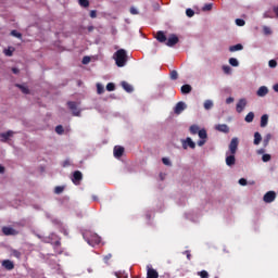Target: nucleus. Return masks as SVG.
<instances>
[{
	"label": "nucleus",
	"instance_id": "obj_1",
	"mask_svg": "<svg viewBox=\"0 0 278 278\" xmlns=\"http://www.w3.org/2000/svg\"><path fill=\"white\" fill-rule=\"evenodd\" d=\"M238 144H240L238 137L232 138L228 146L229 150L226 152L227 166H236V153H238Z\"/></svg>",
	"mask_w": 278,
	"mask_h": 278
},
{
	"label": "nucleus",
	"instance_id": "obj_2",
	"mask_svg": "<svg viewBox=\"0 0 278 278\" xmlns=\"http://www.w3.org/2000/svg\"><path fill=\"white\" fill-rule=\"evenodd\" d=\"M115 64L119 68H123L127 64V51L119 49L114 53Z\"/></svg>",
	"mask_w": 278,
	"mask_h": 278
},
{
	"label": "nucleus",
	"instance_id": "obj_3",
	"mask_svg": "<svg viewBox=\"0 0 278 278\" xmlns=\"http://www.w3.org/2000/svg\"><path fill=\"white\" fill-rule=\"evenodd\" d=\"M84 240L87 241V243L90 247H97V244H101V237H99V235L97 233H92V232H85L83 235Z\"/></svg>",
	"mask_w": 278,
	"mask_h": 278
},
{
	"label": "nucleus",
	"instance_id": "obj_4",
	"mask_svg": "<svg viewBox=\"0 0 278 278\" xmlns=\"http://www.w3.org/2000/svg\"><path fill=\"white\" fill-rule=\"evenodd\" d=\"M190 134H192V136H197V134L199 135V138L202 140H207V130L205 129H199V126L197 125H191L189 128Z\"/></svg>",
	"mask_w": 278,
	"mask_h": 278
},
{
	"label": "nucleus",
	"instance_id": "obj_5",
	"mask_svg": "<svg viewBox=\"0 0 278 278\" xmlns=\"http://www.w3.org/2000/svg\"><path fill=\"white\" fill-rule=\"evenodd\" d=\"M67 105L72 111L73 116H81V111L77 109V102L68 101Z\"/></svg>",
	"mask_w": 278,
	"mask_h": 278
},
{
	"label": "nucleus",
	"instance_id": "obj_6",
	"mask_svg": "<svg viewBox=\"0 0 278 278\" xmlns=\"http://www.w3.org/2000/svg\"><path fill=\"white\" fill-rule=\"evenodd\" d=\"M275 199H277V193L275 191H268L263 197V201L265 203H273V201H275Z\"/></svg>",
	"mask_w": 278,
	"mask_h": 278
},
{
	"label": "nucleus",
	"instance_id": "obj_7",
	"mask_svg": "<svg viewBox=\"0 0 278 278\" xmlns=\"http://www.w3.org/2000/svg\"><path fill=\"white\" fill-rule=\"evenodd\" d=\"M179 42V37L177 35L172 34L169 35L167 41L165 42L166 47H175Z\"/></svg>",
	"mask_w": 278,
	"mask_h": 278
},
{
	"label": "nucleus",
	"instance_id": "obj_8",
	"mask_svg": "<svg viewBox=\"0 0 278 278\" xmlns=\"http://www.w3.org/2000/svg\"><path fill=\"white\" fill-rule=\"evenodd\" d=\"M2 233L4 236H18V231L16 229L8 226L2 227Z\"/></svg>",
	"mask_w": 278,
	"mask_h": 278
},
{
	"label": "nucleus",
	"instance_id": "obj_9",
	"mask_svg": "<svg viewBox=\"0 0 278 278\" xmlns=\"http://www.w3.org/2000/svg\"><path fill=\"white\" fill-rule=\"evenodd\" d=\"M147 278H160V274L151 266H147Z\"/></svg>",
	"mask_w": 278,
	"mask_h": 278
},
{
	"label": "nucleus",
	"instance_id": "obj_10",
	"mask_svg": "<svg viewBox=\"0 0 278 278\" xmlns=\"http://www.w3.org/2000/svg\"><path fill=\"white\" fill-rule=\"evenodd\" d=\"M81 179H84V175L81 174V172L79 170L74 172L73 178H72L73 184L77 186L79 185V181H81Z\"/></svg>",
	"mask_w": 278,
	"mask_h": 278
},
{
	"label": "nucleus",
	"instance_id": "obj_11",
	"mask_svg": "<svg viewBox=\"0 0 278 278\" xmlns=\"http://www.w3.org/2000/svg\"><path fill=\"white\" fill-rule=\"evenodd\" d=\"M245 108H247V100L240 99L239 102L237 103L236 111L238 112V114H241V112H243Z\"/></svg>",
	"mask_w": 278,
	"mask_h": 278
},
{
	"label": "nucleus",
	"instance_id": "obj_12",
	"mask_svg": "<svg viewBox=\"0 0 278 278\" xmlns=\"http://www.w3.org/2000/svg\"><path fill=\"white\" fill-rule=\"evenodd\" d=\"M14 136V131L9 130L7 132H1L0 138L1 142H8Z\"/></svg>",
	"mask_w": 278,
	"mask_h": 278
},
{
	"label": "nucleus",
	"instance_id": "obj_13",
	"mask_svg": "<svg viewBox=\"0 0 278 278\" xmlns=\"http://www.w3.org/2000/svg\"><path fill=\"white\" fill-rule=\"evenodd\" d=\"M215 129L222 134H229V126L227 124H218L215 126Z\"/></svg>",
	"mask_w": 278,
	"mask_h": 278
},
{
	"label": "nucleus",
	"instance_id": "obj_14",
	"mask_svg": "<svg viewBox=\"0 0 278 278\" xmlns=\"http://www.w3.org/2000/svg\"><path fill=\"white\" fill-rule=\"evenodd\" d=\"M186 110V103L185 102H178L174 109L175 114H181Z\"/></svg>",
	"mask_w": 278,
	"mask_h": 278
},
{
	"label": "nucleus",
	"instance_id": "obj_15",
	"mask_svg": "<svg viewBox=\"0 0 278 278\" xmlns=\"http://www.w3.org/2000/svg\"><path fill=\"white\" fill-rule=\"evenodd\" d=\"M123 153H125V148H123L121 146H115L114 157H123Z\"/></svg>",
	"mask_w": 278,
	"mask_h": 278
},
{
	"label": "nucleus",
	"instance_id": "obj_16",
	"mask_svg": "<svg viewBox=\"0 0 278 278\" xmlns=\"http://www.w3.org/2000/svg\"><path fill=\"white\" fill-rule=\"evenodd\" d=\"M2 266L5 268V270H14V262L10 260L2 261Z\"/></svg>",
	"mask_w": 278,
	"mask_h": 278
},
{
	"label": "nucleus",
	"instance_id": "obj_17",
	"mask_svg": "<svg viewBox=\"0 0 278 278\" xmlns=\"http://www.w3.org/2000/svg\"><path fill=\"white\" fill-rule=\"evenodd\" d=\"M257 97H266V94H268V87L266 86H262L258 88V90L256 91Z\"/></svg>",
	"mask_w": 278,
	"mask_h": 278
},
{
	"label": "nucleus",
	"instance_id": "obj_18",
	"mask_svg": "<svg viewBox=\"0 0 278 278\" xmlns=\"http://www.w3.org/2000/svg\"><path fill=\"white\" fill-rule=\"evenodd\" d=\"M186 144H188V147L190 149H197V143H194V141H192V138L188 137L186 140H185V143H184V149H187Z\"/></svg>",
	"mask_w": 278,
	"mask_h": 278
},
{
	"label": "nucleus",
	"instance_id": "obj_19",
	"mask_svg": "<svg viewBox=\"0 0 278 278\" xmlns=\"http://www.w3.org/2000/svg\"><path fill=\"white\" fill-rule=\"evenodd\" d=\"M242 49H244V46H242V43H237L229 47L230 53H236V51H242Z\"/></svg>",
	"mask_w": 278,
	"mask_h": 278
},
{
	"label": "nucleus",
	"instance_id": "obj_20",
	"mask_svg": "<svg viewBox=\"0 0 278 278\" xmlns=\"http://www.w3.org/2000/svg\"><path fill=\"white\" fill-rule=\"evenodd\" d=\"M156 40H157L159 42H166L167 38H166V35L164 34V31L159 30V31L156 33Z\"/></svg>",
	"mask_w": 278,
	"mask_h": 278
},
{
	"label": "nucleus",
	"instance_id": "obj_21",
	"mask_svg": "<svg viewBox=\"0 0 278 278\" xmlns=\"http://www.w3.org/2000/svg\"><path fill=\"white\" fill-rule=\"evenodd\" d=\"M182 94H190L192 92V86L190 85H182L180 88Z\"/></svg>",
	"mask_w": 278,
	"mask_h": 278
},
{
	"label": "nucleus",
	"instance_id": "obj_22",
	"mask_svg": "<svg viewBox=\"0 0 278 278\" xmlns=\"http://www.w3.org/2000/svg\"><path fill=\"white\" fill-rule=\"evenodd\" d=\"M122 87L126 92H134V87H131L127 81H122Z\"/></svg>",
	"mask_w": 278,
	"mask_h": 278
},
{
	"label": "nucleus",
	"instance_id": "obj_23",
	"mask_svg": "<svg viewBox=\"0 0 278 278\" xmlns=\"http://www.w3.org/2000/svg\"><path fill=\"white\" fill-rule=\"evenodd\" d=\"M268 125V114H264L261 117V127H266Z\"/></svg>",
	"mask_w": 278,
	"mask_h": 278
},
{
	"label": "nucleus",
	"instance_id": "obj_24",
	"mask_svg": "<svg viewBox=\"0 0 278 278\" xmlns=\"http://www.w3.org/2000/svg\"><path fill=\"white\" fill-rule=\"evenodd\" d=\"M254 118H255V113L250 112V113L247 114L244 121H245V123H253Z\"/></svg>",
	"mask_w": 278,
	"mask_h": 278
},
{
	"label": "nucleus",
	"instance_id": "obj_25",
	"mask_svg": "<svg viewBox=\"0 0 278 278\" xmlns=\"http://www.w3.org/2000/svg\"><path fill=\"white\" fill-rule=\"evenodd\" d=\"M254 144L255 146H257V144H260V142H262V134H260V132H254Z\"/></svg>",
	"mask_w": 278,
	"mask_h": 278
},
{
	"label": "nucleus",
	"instance_id": "obj_26",
	"mask_svg": "<svg viewBox=\"0 0 278 278\" xmlns=\"http://www.w3.org/2000/svg\"><path fill=\"white\" fill-rule=\"evenodd\" d=\"M273 139V135L270 134H267L265 137H264V140H263V147H267L270 142V140Z\"/></svg>",
	"mask_w": 278,
	"mask_h": 278
},
{
	"label": "nucleus",
	"instance_id": "obj_27",
	"mask_svg": "<svg viewBox=\"0 0 278 278\" xmlns=\"http://www.w3.org/2000/svg\"><path fill=\"white\" fill-rule=\"evenodd\" d=\"M214 108V102L212 100L204 101V110H212Z\"/></svg>",
	"mask_w": 278,
	"mask_h": 278
},
{
	"label": "nucleus",
	"instance_id": "obj_28",
	"mask_svg": "<svg viewBox=\"0 0 278 278\" xmlns=\"http://www.w3.org/2000/svg\"><path fill=\"white\" fill-rule=\"evenodd\" d=\"M97 92L98 94H103V92H105V87H103V85L100 83L97 84Z\"/></svg>",
	"mask_w": 278,
	"mask_h": 278
},
{
	"label": "nucleus",
	"instance_id": "obj_29",
	"mask_svg": "<svg viewBox=\"0 0 278 278\" xmlns=\"http://www.w3.org/2000/svg\"><path fill=\"white\" fill-rule=\"evenodd\" d=\"M229 64H230V66H240V62H238V59H236V58H230Z\"/></svg>",
	"mask_w": 278,
	"mask_h": 278
},
{
	"label": "nucleus",
	"instance_id": "obj_30",
	"mask_svg": "<svg viewBox=\"0 0 278 278\" xmlns=\"http://www.w3.org/2000/svg\"><path fill=\"white\" fill-rule=\"evenodd\" d=\"M106 90H108L109 92H114V90H116V85H114V83H109V84L106 85Z\"/></svg>",
	"mask_w": 278,
	"mask_h": 278
},
{
	"label": "nucleus",
	"instance_id": "obj_31",
	"mask_svg": "<svg viewBox=\"0 0 278 278\" xmlns=\"http://www.w3.org/2000/svg\"><path fill=\"white\" fill-rule=\"evenodd\" d=\"M198 277L210 278V273H207V270L198 271Z\"/></svg>",
	"mask_w": 278,
	"mask_h": 278
},
{
	"label": "nucleus",
	"instance_id": "obj_32",
	"mask_svg": "<svg viewBox=\"0 0 278 278\" xmlns=\"http://www.w3.org/2000/svg\"><path fill=\"white\" fill-rule=\"evenodd\" d=\"M263 33L265 36H270L273 34V29L268 26H263Z\"/></svg>",
	"mask_w": 278,
	"mask_h": 278
},
{
	"label": "nucleus",
	"instance_id": "obj_33",
	"mask_svg": "<svg viewBox=\"0 0 278 278\" xmlns=\"http://www.w3.org/2000/svg\"><path fill=\"white\" fill-rule=\"evenodd\" d=\"M169 77L175 81L176 79L179 78V74L177 73V71L174 70L169 73Z\"/></svg>",
	"mask_w": 278,
	"mask_h": 278
},
{
	"label": "nucleus",
	"instance_id": "obj_34",
	"mask_svg": "<svg viewBox=\"0 0 278 278\" xmlns=\"http://www.w3.org/2000/svg\"><path fill=\"white\" fill-rule=\"evenodd\" d=\"M78 3L81 8H88L90 5V1L88 0H78Z\"/></svg>",
	"mask_w": 278,
	"mask_h": 278
},
{
	"label": "nucleus",
	"instance_id": "obj_35",
	"mask_svg": "<svg viewBox=\"0 0 278 278\" xmlns=\"http://www.w3.org/2000/svg\"><path fill=\"white\" fill-rule=\"evenodd\" d=\"M55 131H56V134H59V136H62V134H64V126L63 125H58L55 127Z\"/></svg>",
	"mask_w": 278,
	"mask_h": 278
},
{
	"label": "nucleus",
	"instance_id": "obj_36",
	"mask_svg": "<svg viewBox=\"0 0 278 278\" xmlns=\"http://www.w3.org/2000/svg\"><path fill=\"white\" fill-rule=\"evenodd\" d=\"M64 192V186H58L54 188V194H62Z\"/></svg>",
	"mask_w": 278,
	"mask_h": 278
},
{
	"label": "nucleus",
	"instance_id": "obj_37",
	"mask_svg": "<svg viewBox=\"0 0 278 278\" xmlns=\"http://www.w3.org/2000/svg\"><path fill=\"white\" fill-rule=\"evenodd\" d=\"M236 25H238V27H244V25H247V22H244V20L242 18H237Z\"/></svg>",
	"mask_w": 278,
	"mask_h": 278
},
{
	"label": "nucleus",
	"instance_id": "obj_38",
	"mask_svg": "<svg viewBox=\"0 0 278 278\" xmlns=\"http://www.w3.org/2000/svg\"><path fill=\"white\" fill-rule=\"evenodd\" d=\"M17 88L22 90L23 94H29V89L27 87L17 85Z\"/></svg>",
	"mask_w": 278,
	"mask_h": 278
},
{
	"label": "nucleus",
	"instance_id": "obj_39",
	"mask_svg": "<svg viewBox=\"0 0 278 278\" xmlns=\"http://www.w3.org/2000/svg\"><path fill=\"white\" fill-rule=\"evenodd\" d=\"M223 71L226 75H231V67L229 65H224Z\"/></svg>",
	"mask_w": 278,
	"mask_h": 278
},
{
	"label": "nucleus",
	"instance_id": "obj_40",
	"mask_svg": "<svg viewBox=\"0 0 278 278\" xmlns=\"http://www.w3.org/2000/svg\"><path fill=\"white\" fill-rule=\"evenodd\" d=\"M268 66H269V68H277V61L276 60H269Z\"/></svg>",
	"mask_w": 278,
	"mask_h": 278
},
{
	"label": "nucleus",
	"instance_id": "obj_41",
	"mask_svg": "<svg viewBox=\"0 0 278 278\" xmlns=\"http://www.w3.org/2000/svg\"><path fill=\"white\" fill-rule=\"evenodd\" d=\"M11 36H14V38H23V35L17 30H12Z\"/></svg>",
	"mask_w": 278,
	"mask_h": 278
},
{
	"label": "nucleus",
	"instance_id": "obj_42",
	"mask_svg": "<svg viewBox=\"0 0 278 278\" xmlns=\"http://www.w3.org/2000/svg\"><path fill=\"white\" fill-rule=\"evenodd\" d=\"M12 255L14 256V257H16L17 260H21V252L18 251V250H13L12 251Z\"/></svg>",
	"mask_w": 278,
	"mask_h": 278
},
{
	"label": "nucleus",
	"instance_id": "obj_43",
	"mask_svg": "<svg viewBox=\"0 0 278 278\" xmlns=\"http://www.w3.org/2000/svg\"><path fill=\"white\" fill-rule=\"evenodd\" d=\"M186 14L189 16V18H192V16H194V11L192 9H187Z\"/></svg>",
	"mask_w": 278,
	"mask_h": 278
},
{
	"label": "nucleus",
	"instance_id": "obj_44",
	"mask_svg": "<svg viewBox=\"0 0 278 278\" xmlns=\"http://www.w3.org/2000/svg\"><path fill=\"white\" fill-rule=\"evenodd\" d=\"M203 12H210L212 10V3H207L202 8Z\"/></svg>",
	"mask_w": 278,
	"mask_h": 278
},
{
	"label": "nucleus",
	"instance_id": "obj_45",
	"mask_svg": "<svg viewBox=\"0 0 278 278\" xmlns=\"http://www.w3.org/2000/svg\"><path fill=\"white\" fill-rule=\"evenodd\" d=\"M270 154H263V156H262V161L263 162H270Z\"/></svg>",
	"mask_w": 278,
	"mask_h": 278
},
{
	"label": "nucleus",
	"instance_id": "obj_46",
	"mask_svg": "<svg viewBox=\"0 0 278 278\" xmlns=\"http://www.w3.org/2000/svg\"><path fill=\"white\" fill-rule=\"evenodd\" d=\"M110 260H112V254H106V255L103 257L104 264H109Z\"/></svg>",
	"mask_w": 278,
	"mask_h": 278
},
{
	"label": "nucleus",
	"instance_id": "obj_47",
	"mask_svg": "<svg viewBox=\"0 0 278 278\" xmlns=\"http://www.w3.org/2000/svg\"><path fill=\"white\" fill-rule=\"evenodd\" d=\"M4 55H7L8 58H12L13 51L10 49H7V50H4Z\"/></svg>",
	"mask_w": 278,
	"mask_h": 278
},
{
	"label": "nucleus",
	"instance_id": "obj_48",
	"mask_svg": "<svg viewBox=\"0 0 278 278\" xmlns=\"http://www.w3.org/2000/svg\"><path fill=\"white\" fill-rule=\"evenodd\" d=\"M162 162L165 166H170V160L166 159V157H163L162 159Z\"/></svg>",
	"mask_w": 278,
	"mask_h": 278
},
{
	"label": "nucleus",
	"instance_id": "obj_49",
	"mask_svg": "<svg viewBox=\"0 0 278 278\" xmlns=\"http://www.w3.org/2000/svg\"><path fill=\"white\" fill-rule=\"evenodd\" d=\"M207 142L206 139H201L198 141V147H203Z\"/></svg>",
	"mask_w": 278,
	"mask_h": 278
},
{
	"label": "nucleus",
	"instance_id": "obj_50",
	"mask_svg": "<svg viewBox=\"0 0 278 278\" xmlns=\"http://www.w3.org/2000/svg\"><path fill=\"white\" fill-rule=\"evenodd\" d=\"M83 64H90V56H84Z\"/></svg>",
	"mask_w": 278,
	"mask_h": 278
},
{
	"label": "nucleus",
	"instance_id": "obj_51",
	"mask_svg": "<svg viewBox=\"0 0 278 278\" xmlns=\"http://www.w3.org/2000/svg\"><path fill=\"white\" fill-rule=\"evenodd\" d=\"M239 184H240V186H247L248 181L245 178H240Z\"/></svg>",
	"mask_w": 278,
	"mask_h": 278
},
{
	"label": "nucleus",
	"instance_id": "obj_52",
	"mask_svg": "<svg viewBox=\"0 0 278 278\" xmlns=\"http://www.w3.org/2000/svg\"><path fill=\"white\" fill-rule=\"evenodd\" d=\"M89 15H90L91 18H97V11L91 10Z\"/></svg>",
	"mask_w": 278,
	"mask_h": 278
},
{
	"label": "nucleus",
	"instance_id": "obj_53",
	"mask_svg": "<svg viewBox=\"0 0 278 278\" xmlns=\"http://www.w3.org/2000/svg\"><path fill=\"white\" fill-rule=\"evenodd\" d=\"M130 14H134V15L138 14V10L134 7H131L130 8Z\"/></svg>",
	"mask_w": 278,
	"mask_h": 278
},
{
	"label": "nucleus",
	"instance_id": "obj_54",
	"mask_svg": "<svg viewBox=\"0 0 278 278\" xmlns=\"http://www.w3.org/2000/svg\"><path fill=\"white\" fill-rule=\"evenodd\" d=\"M12 73H13L14 75H18V73H21V71H20L18 68H16V67H13V68H12Z\"/></svg>",
	"mask_w": 278,
	"mask_h": 278
},
{
	"label": "nucleus",
	"instance_id": "obj_55",
	"mask_svg": "<svg viewBox=\"0 0 278 278\" xmlns=\"http://www.w3.org/2000/svg\"><path fill=\"white\" fill-rule=\"evenodd\" d=\"M5 173V167L3 165H0V175H3Z\"/></svg>",
	"mask_w": 278,
	"mask_h": 278
},
{
	"label": "nucleus",
	"instance_id": "obj_56",
	"mask_svg": "<svg viewBox=\"0 0 278 278\" xmlns=\"http://www.w3.org/2000/svg\"><path fill=\"white\" fill-rule=\"evenodd\" d=\"M226 103L229 104V103H233V98L229 97L226 99Z\"/></svg>",
	"mask_w": 278,
	"mask_h": 278
},
{
	"label": "nucleus",
	"instance_id": "obj_57",
	"mask_svg": "<svg viewBox=\"0 0 278 278\" xmlns=\"http://www.w3.org/2000/svg\"><path fill=\"white\" fill-rule=\"evenodd\" d=\"M274 14H276L277 18H278V7H274Z\"/></svg>",
	"mask_w": 278,
	"mask_h": 278
},
{
	"label": "nucleus",
	"instance_id": "obj_58",
	"mask_svg": "<svg viewBox=\"0 0 278 278\" xmlns=\"http://www.w3.org/2000/svg\"><path fill=\"white\" fill-rule=\"evenodd\" d=\"M87 29L88 31H94V26H88Z\"/></svg>",
	"mask_w": 278,
	"mask_h": 278
},
{
	"label": "nucleus",
	"instance_id": "obj_59",
	"mask_svg": "<svg viewBox=\"0 0 278 278\" xmlns=\"http://www.w3.org/2000/svg\"><path fill=\"white\" fill-rule=\"evenodd\" d=\"M275 92H278V84L274 85Z\"/></svg>",
	"mask_w": 278,
	"mask_h": 278
},
{
	"label": "nucleus",
	"instance_id": "obj_60",
	"mask_svg": "<svg viewBox=\"0 0 278 278\" xmlns=\"http://www.w3.org/2000/svg\"><path fill=\"white\" fill-rule=\"evenodd\" d=\"M188 260H190V254H187Z\"/></svg>",
	"mask_w": 278,
	"mask_h": 278
},
{
	"label": "nucleus",
	"instance_id": "obj_61",
	"mask_svg": "<svg viewBox=\"0 0 278 278\" xmlns=\"http://www.w3.org/2000/svg\"><path fill=\"white\" fill-rule=\"evenodd\" d=\"M260 153H264V150H260Z\"/></svg>",
	"mask_w": 278,
	"mask_h": 278
}]
</instances>
